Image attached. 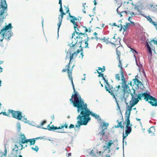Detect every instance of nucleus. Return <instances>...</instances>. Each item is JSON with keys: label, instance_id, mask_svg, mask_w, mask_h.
Returning <instances> with one entry per match:
<instances>
[{"label": "nucleus", "instance_id": "obj_21", "mask_svg": "<svg viewBox=\"0 0 157 157\" xmlns=\"http://www.w3.org/2000/svg\"><path fill=\"white\" fill-rule=\"evenodd\" d=\"M101 129V132H100L98 133L101 136H105V133L106 132L107 129L105 128H100Z\"/></svg>", "mask_w": 157, "mask_h": 157}, {"label": "nucleus", "instance_id": "obj_27", "mask_svg": "<svg viewBox=\"0 0 157 157\" xmlns=\"http://www.w3.org/2000/svg\"><path fill=\"white\" fill-rule=\"evenodd\" d=\"M147 44L148 48V52L149 53V55H152V48L150 47L148 43H147Z\"/></svg>", "mask_w": 157, "mask_h": 157}, {"label": "nucleus", "instance_id": "obj_44", "mask_svg": "<svg viewBox=\"0 0 157 157\" xmlns=\"http://www.w3.org/2000/svg\"><path fill=\"white\" fill-rule=\"evenodd\" d=\"M139 79H138L137 78H134L132 79V81H133V86H134L135 85H136V83H137L138 81H139Z\"/></svg>", "mask_w": 157, "mask_h": 157}, {"label": "nucleus", "instance_id": "obj_6", "mask_svg": "<svg viewBox=\"0 0 157 157\" xmlns=\"http://www.w3.org/2000/svg\"><path fill=\"white\" fill-rule=\"evenodd\" d=\"M8 8H1L0 9V25L3 22L4 19L8 16Z\"/></svg>", "mask_w": 157, "mask_h": 157}, {"label": "nucleus", "instance_id": "obj_40", "mask_svg": "<svg viewBox=\"0 0 157 157\" xmlns=\"http://www.w3.org/2000/svg\"><path fill=\"white\" fill-rule=\"evenodd\" d=\"M126 94H130L131 96V98L133 97V94H132L131 90L130 89H128L126 90Z\"/></svg>", "mask_w": 157, "mask_h": 157}, {"label": "nucleus", "instance_id": "obj_30", "mask_svg": "<svg viewBox=\"0 0 157 157\" xmlns=\"http://www.w3.org/2000/svg\"><path fill=\"white\" fill-rule=\"evenodd\" d=\"M137 24L140 26L139 29L140 32L142 33H145V30L144 29L143 27L142 26H141L140 24L138 23Z\"/></svg>", "mask_w": 157, "mask_h": 157}, {"label": "nucleus", "instance_id": "obj_48", "mask_svg": "<svg viewBox=\"0 0 157 157\" xmlns=\"http://www.w3.org/2000/svg\"><path fill=\"white\" fill-rule=\"evenodd\" d=\"M136 85H139L140 87L141 86H144V84L141 81H140L139 80L138 81L137 83H136Z\"/></svg>", "mask_w": 157, "mask_h": 157}, {"label": "nucleus", "instance_id": "obj_29", "mask_svg": "<svg viewBox=\"0 0 157 157\" xmlns=\"http://www.w3.org/2000/svg\"><path fill=\"white\" fill-rule=\"evenodd\" d=\"M8 33H9L10 36H8L7 38L5 37V39L6 40H10V37L11 36H13V33L12 31H8Z\"/></svg>", "mask_w": 157, "mask_h": 157}, {"label": "nucleus", "instance_id": "obj_58", "mask_svg": "<svg viewBox=\"0 0 157 157\" xmlns=\"http://www.w3.org/2000/svg\"><path fill=\"white\" fill-rule=\"evenodd\" d=\"M130 51L133 53H136V54H138V52L136 50H134L132 48L130 47Z\"/></svg>", "mask_w": 157, "mask_h": 157}, {"label": "nucleus", "instance_id": "obj_33", "mask_svg": "<svg viewBox=\"0 0 157 157\" xmlns=\"http://www.w3.org/2000/svg\"><path fill=\"white\" fill-rule=\"evenodd\" d=\"M72 45L71 46V48H72L73 49H74L75 47H77V45H76V43L73 44V41L72 40V42L71 43Z\"/></svg>", "mask_w": 157, "mask_h": 157}, {"label": "nucleus", "instance_id": "obj_10", "mask_svg": "<svg viewBox=\"0 0 157 157\" xmlns=\"http://www.w3.org/2000/svg\"><path fill=\"white\" fill-rule=\"evenodd\" d=\"M105 89L107 92H108L111 95L113 96V98H116L117 95L114 94L113 91L112 90L113 89V87L112 86L110 85L109 87H107L105 85Z\"/></svg>", "mask_w": 157, "mask_h": 157}, {"label": "nucleus", "instance_id": "obj_16", "mask_svg": "<svg viewBox=\"0 0 157 157\" xmlns=\"http://www.w3.org/2000/svg\"><path fill=\"white\" fill-rule=\"evenodd\" d=\"M115 142V140L112 141V140H109L107 143V145L103 146V147H106L108 148V149H109L112 145Z\"/></svg>", "mask_w": 157, "mask_h": 157}, {"label": "nucleus", "instance_id": "obj_1", "mask_svg": "<svg viewBox=\"0 0 157 157\" xmlns=\"http://www.w3.org/2000/svg\"><path fill=\"white\" fill-rule=\"evenodd\" d=\"M76 108L77 109V113H79L76 117L77 121L76 124L75 125V128L78 129L80 128L81 126L86 125L90 121L91 118L90 115L97 120L100 121H102L99 115L90 110L88 108L87 103H85L84 101Z\"/></svg>", "mask_w": 157, "mask_h": 157}, {"label": "nucleus", "instance_id": "obj_43", "mask_svg": "<svg viewBox=\"0 0 157 157\" xmlns=\"http://www.w3.org/2000/svg\"><path fill=\"white\" fill-rule=\"evenodd\" d=\"M123 89H124V90H126L128 89H130L129 86V85L127 84H126V85H124L123 87H121Z\"/></svg>", "mask_w": 157, "mask_h": 157}, {"label": "nucleus", "instance_id": "obj_35", "mask_svg": "<svg viewBox=\"0 0 157 157\" xmlns=\"http://www.w3.org/2000/svg\"><path fill=\"white\" fill-rule=\"evenodd\" d=\"M6 32L3 31V32H2L1 36L3 39H4V37L7 36V33H6Z\"/></svg>", "mask_w": 157, "mask_h": 157}, {"label": "nucleus", "instance_id": "obj_25", "mask_svg": "<svg viewBox=\"0 0 157 157\" xmlns=\"http://www.w3.org/2000/svg\"><path fill=\"white\" fill-rule=\"evenodd\" d=\"M26 144V143L23 142L21 143V142H19V145H18V146H19V149L21 151L23 149L25 148L23 144Z\"/></svg>", "mask_w": 157, "mask_h": 157}, {"label": "nucleus", "instance_id": "obj_64", "mask_svg": "<svg viewBox=\"0 0 157 157\" xmlns=\"http://www.w3.org/2000/svg\"><path fill=\"white\" fill-rule=\"evenodd\" d=\"M116 53L117 56L118 55L121 56V52L117 50V48L116 49Z\"/></svg>", "mask_w": 157, "mask_h": 157}, {"label": "nucleus", "instance_id": "obj_53", "mask_svg": "<svg viewBox=\"0 0 157 157\" xmlns=\"http://www.w3.org/2000/svg\"><path fill=\"white\" fill-rule=\"evenodd\" d=\"M68 76L69 78V79L70 81L73 80V78L72 76V74H68Z\"/></svg>", "mask_w": 157, "mask_h": 157}, {"label": "nucleus", "instance_id": "obj_4", "mask_svg": "<svg viewBox=\"0 0 157 157\" xmlns=\"http://www.w3.org/2000/svg\"><path fill=\"white\" fill-rule=\"evenodd\" d=\"M8 112L9 113L11 114L12 117L13 118L24 122V121H24L23 120H22L23 118H24V117H25V115H22L23 113L21 111H16L10 109H8Z\"/></svg>", "mask_w": 157, "mask_h": 157}, {"label": "nucleus", "instance_id": "obj_36", "mask_svg": "<svg viewBox=\"0 0 157 157\" xmlns=\"http://www.w3.org/2000/svg\"><path fill=\"white\" fill-rule=\"evenodd\" d=\"M29 121H24V122L25 123L28 124L29 125H31V126H34V125L33 124H35V122H34L33 121H32L30 123L29 122Z\"/></svg>", "mask_w": 157, "mask_h": 157}, {"label": "nucleus", "instance_id": "obj_39", "mask_svg": "<svg viewBox=\"0 0 157 157\" xmlns=\"http://www.w3.org/2000/svg\"><path fill=\"white\" fill-rule=\"evenodd\" d=\"M13 143H15V144H19V142L21 140H19V138H17V139H13Z\"/></svg>", "mask_w": 157, "mask_h": 157}, {"label": "nucleus", "instance_id": "obj_9", "mask_svg": "<svg viewBox=\"0 0 157 157\" xmlns=\"http://www.w3.org/2000/svg\"><path fill=\"white\" fill-rule=\"evenodd\" d=\"M70 21L71 23H72L74 26L78 27V25L76 24V22H75L76 21H78V22H79L81 24L80 20H79V18L80 19L82 18V17H80V16H78L77 17H76L75 16L73 15H70Z\"/></svg>", "mask_w": 157, "mask_h": 157}, {"label": "nucleus", "instance_id": "obj_62", "mask_svg": "<svg viewBox=\"0 0 157 157\" xmlns=\"http://www.w3.org/2000/svg\"><path fill=\"white\" fill-rule=\"evenodd\" d=\"M132 90L133 91V93H132V94H133V96H135L136 95V94H137L136 93V89H134L133 88V87H132Z\"/></svg>", "mask_w": 157, "mask_h": 157}, {"label": "nucleus", "instance_id": "obj_60", "mask_svg": "<svg viewBox=\"0 0 157 157\" xmlns=\"http://www.w3.org/2000/svg\"><path fill=\"white\" fill-rule=\"evenodd\" d=\"M73 70L71 69H67V72L68 74H72V72Z\"/></svg>", "mask_w": 157, "mask_h": 157}, {"label": "nucleus", "instance_id": "obj_34", "mask_svg": "<svg viewBox=\"0 0 157 157\" xmlns=\"http://www.w3.org/2000/svg\"><path fill=\"white\" fill-rule=\"evenodd\" d=\"M31 149L33 150L36 151V152H37L39 150V148L36 145L35 146V148H34L33 147H31Z\"/></svg>", "mask_w": 157, "mask_h": 157}, {"label": "nucleus", "instance_id": "obj_28", "mask_svg": "<svg viewBox=\"0 0 157 157\" xmlns=\"http://www.w3.org/2000/svg\"><path fill=\"white\" fill-rule=\"evenodd\" d=\"M16 127L18 132H20L21 129V125L19 121L17 123Z\"/></svg>", "mask_w": 157, "mask_h": 157}, {"label": "nucleus", "instance_id": "obj_3", "mask_svg": "<svg viewBox=\"0 0 157 157\" xmlns=\"http://www.w3.org/2000/svg\"><path fill=\"white\" fill-rule=\"evenodd\" d=\"M141 93L146 101H148L152 106H157V98L151 95L149 91L147 90L145 92Z\"/></svg>", "mask_w": 157, "mask_h": 157}, {"label": "nucleus", "instance_id": "obj_54", "mask_svg": "<svg viewBox=\"0 0 157 157\" xmlns=\"http://www.w3.org/2000/svg\"><path fill=\"white\" fill-rule=\"evenodd\" d=\"M62 131H56V132H59V133H72V132H65L64 131V129H63L62 130H61Z\"/></svg>", "mask_w": 157, "mask_h": 157}, {"label": "nucleus", "instance_id": "obj_41", "mask_svg": "<svg viewBox=\"0 0 157 157\" xmlns=\"http://www.w3.org/2000/svg\"><path fill=\"white\" fill-rule=\"evenodd\" d=\"M130 123V119H127L125 120L124 122H123V124H125L126 125H127Z\"/></svg>", "mask_w": 157, "mask_h": 157}, {"label": "nucleus", "instance_id": "obj_20", "mask_svg": "<svg viewBox=\"0 0 157 157\" xmlns=\"http://www.w3.org/2000/svg\"><path fill=\"white\" fill-rule=\"evenodd\" d=\"M132 131V127L128 125H125V132L130 134Z\"/></svg>", "mask_w": 157, "mask_h": 157}, {"label": "nucleus", "instance_id": "obj_55", "mask_svg": "<svg viewBox=\"0 0 157 157\" xmlns=\"http://www.w3.org/2000/svg\"><path fill=\"white\" fill-rule=\"evenodd\" d=\"M117 4H121L122 5V0H116Z\"/></svg>", "mask_w": 157, "mask_h": 157}, {"label": "nucleus", "instance_id": "obj_32", "mask_svg": "<svg viewBox=\"0 0 157 157\" xmlns=\"http://www.w3.org/2000/svg\"><path fill=\"white\" fill-rule=\"evenodd\" d=\"M146 18L147 21H148L150 23L152 24L154 21H153L152 18L150 17V16H148Z\"/></svg>", "mask_w": 157, "mask_h": 157}, {"label": "nucleus", "instance_id": "obj_7", "mask_svg": "<svg viewBox=\"0 0 157 157\" xmlns=\"http://www.w3.org/2000/svg\"><path fill=\"white\" fill-rule=\"evenodd\" d=\"M18 154H21V151H20L18 145L15 144L12 149L11 153L7 157H10V156L14 157V155L15 156L17 155Z\"/></svg>", "mask_w": 157, "mask_h": 157}, {"label": "nucleus", "instance_id": "obj_63", "mask_svg": "<svg viewBox=\"0 0 157 157\" xmlns=\"http://www.w3.org/2000/svg\"><path fill=\"white\" fill-rule=\"evenodd\" d=\"M132 90L133 91V93H132V94H133V96H135L136 95V94H137L136 93V89H134L133 88V87H132Z\"/></svg>", "mask_w": 157, "mask_h": 157}, {"label": "nucleus", "instance_id": "obj_59", "mask_svg": "<svg viewBox=\"0 0 157 157\" xmlns=\"http://www.w3.org/2000/svg\"><path fill=\"white\" fill-rule=\"evenodd\" d=\"M121 61H119V63L118 65V67H120V70L121 71V70H122V65L121 63Z\"/></svg>", "mask_w": 157, "mask_h": 157}, {"label": "nucleus", "instance_id": "obj_13", "mask_svg": "<svg viewBox=\"0 0 157 157\" xmlns=\"http://www.w3.org/2000/svg\"><path fill=\"white\" fill-rule=\"evenodd\" d=\"M46 130H48L49 131H54L56 132V130H57V127L56 126H54L53 124H52L50 126V124H48L46 128H45Z\"/></svg>", "mask_w": 157, "mask_h": 157}, {"label": "nucleus", "instance_id": "obj_19", "mask_svg": "<svg viewBox=\"0 0 157 157\" xmlns=\"http://www.w3.org/2000/svg\"><path fill=\"white\" fill-rule=\"evenodd\" d=\"M8 146L7 144H4L5 149L4 152H3L1 151H0V156L1 155H4V157H6L7 155V150L6 148V146Z\"/></svg>", "mask_w": 157, "mask_h": 157}, {"label": "nucleus", "instance_id": "obj_37", "mask_svg": "<svg viewBox=\"0 0 157 157\" xmlns=\"http://www.w3.org/2000/svg\"><path fill=\"white\" fill-rule=\"evenodd\" d=\"M113 98L115 99V101L116 103L117 104V110H121L120 107V106H119V105L118 103V101H117L116 98Z\"/></svg>", "mask_w": 157, "mask_h": 157}, {"label": "nucleus", "instance_id": "obj_56", "mask_svg": "<svg viewBox=\"0 0 157 157\" xmlns=\"http://www.w3.org/2000/svg\"><path fill=\"white\" fill-rule=\"evenodd\" d=\"M34 126L35 127H36L37 128H41V129H45V128H44L43 126H39L38 125H34Z\"/></svg>", "mask_w": 157, "mask_h": 157}, {"label": "nucleus", "instance_id": "obj_61", "mask_svg": "<svg viewBox=\"0 0 157 157\" xmlns=\"http://www.w3.org/2000/svg\"><path fill=\"white\" fill-rule=\"evenodd\" d=\"M76 27L74 26V32L72 33V35L73 36H75V34H76Z\"/></svg>", "mask_w": 157, "mask_h": 157}, {"label": "nucleus", "instance_id": "obj_17", "mask_svg": "<svg viewBox=\"0 0 157 157\" xmlns=\"http://www.w3.org/2000/svg\"><path fill=\"white\" fill-rule=\"evenodd\" d=\"M129 134L125 132V133H124V130L122 132V149L123 151L124 152V139L128 136V135Z\"/></svg>", "mask_w": 157, "mask_h": 157}, {"label": "nucleus", "instance_id": "obj_18", "mask_svg": "<svg viewBox=\"0 0 157 157\" xmlns=\"http://www.w3.org/2000/svg\"><path fill=\"white\" fill-rule=\"evenodd\" d=\"M109 125V123L108 122H106L105 121H103L102 122H101V124L100 126V128H105L107 129V128Z\"/></svg>", "mask_w": 157, "mask_h": 157}, {"label": "nucleus", "instance_id": "obj_14", "mask_svg": "<svg viewBox=\"0 0 157 157\" xmlns=\"http://www.w3.org/2000/svg\"><path fill=\"white\" fill-rule=\"evenodd\" d=\"M19 136L18 138L19 140H21L20 141V142L26 143V142L28 140V139L24 134H22V133H21L19 135Z\"/></svg>", "mask_w": 157, "mask_h": 157}, {"label": "nucleus", "instance_id": "obj_50", "mask_svg": "<svg viewBox=\"0 0 157 157\" xmlns=\"http://www.w3.org/2000/svg\"><path fill=\"white\" fill-rule=\"evenodd\" d=\"M66 12L68 14V17H69V18H70V15H71L69 9L68 8V6H67V7L66 8Z\"/></svg>", "mask_w": 157, "mask_h": 157}, {"label": "nucleus", "instance_id": "obj_12", "mask_svg": "<svg viewBox=\"0 0 157 157\" xmlns=\"http://www.w3.org/2000/svg\"><path fill=\"white\" fill-rule=\"evenodd\" d=\"M130 104V105H127L126 109L125 111V114H127V113L130 114L131 111H132V108L135 105L132 102V101H130L129 102Z\"/></svg>", "mask_w": 157, "mask_h": 157}, {"label": "nucleus", "instance_id": "obj_49", "mask_svg": "<svg viewBox=\"0 0 157 157\" xmlns=\"http://www.w3.org/2000/svg\"><path fill=\"white\" fill-rule=\"evenodd\" d=\"M130 114L127 113V114H125V120L130 119Z\"/></svg>", "mask_w": 157, "mask_h": 157}, {"label": "nucleus", "instance_id": "obj_2", "mask_svg": "<svg viewBox=\"0 0 157 157\" xmlns=\"http://www.w3.org/2000/svg\"><path fill=\"white\" fill-rule=\"evenodd\" d=\"M71 81L74 94H72L71 98L69 99L70 104H72L74 107L76 108L84 101V99H82L80 95L76 91L73 80Z\"/></svg>", "mask_w": 157, "mask_h": 157}, {"label": "nucleus", "instance_id": "obj_31", "mask_svg": "<svg viewBox=\"0 0 157 157\" xmlns=\"http://www.w3.org/2000/svg\"><path fill=\"white\" fill-rule=\"evenodd\" d=\"M96 70L97 71V73L99 74L98 76V77H101L102 78H103V77H104V74L102 73V72H99L98 69H96Z\"/></svg>", "mask_w": 157, "mask_h": 157}, {"label": "nucleus", "instance_id": "obj_8", "mask_svg": "<svg viewBox=\"0 0 157 157\" xmlns=\"http://www.w3.org/2000/svg\"><path fill=\"white\" fill-rule=\"evenodd\" d=\"M143 95L141 93L140 94H136L135 96H133V98H132V102L134 105H136L139 102V100H142V99Z\"/></svg>", "mask_w": 157, "mask_h": 157}, {"label": "nucleus", "instance_id": "obj_38", "mask_svg": "<svg viewBox=\"0 0 157 157\" xmlns=\"http://www.w3.org/2000/svg\"><path fill=\"white\" fill-rule=\"evenodd\" d=\"M120 84H121V87H123L124 85L126 84H127L128 83L127 82V81L125 80H123L122 81L121 83Z\"/></svg>", "mask_w": 157, "mask_h": 157}, {"label": "nucleus", "instance_id": "obj_46", "mask_svg": "<svg viewBox=\"0 0 157 157\" xmlns=\"http://www.w3.org/2000/svg\"><path fill=\"white\" fill-rule=\"evenodd\" d=\"M47 122V121L45 120H44L42 121L40 123V125L41 126H42L44 124H46Z\"/></svg>", "mask_w": 157, "mask_h": 157}, {"label": "nucleus", "instance_id": "obj_57", "mask_svg": "<svg viewBox=\"0 0 157 157\" xmlns=\"http://www.w3.org/2000/svg\"><path fill=\"white\" fill-rule=\"evenodd\" d=\"M153 42L154 43V44H157V39L155 40L154 39H152L151 41H149V42Z\"/></svg>", "mask_w": 157, "mask_h": 157}, {"label": "nucleus", "instance_id": "obj_11", "mask_svg": "<svg viewBox=\"0 0 157 157\" xmlns=\"http://www.w3.org/2000/svg\"><path fill=\"white\" fill-rule=\"evenodd\" d=\"M13 28V27L12 26L11 23H9L7 25L6 23V22L5 26L2 29V31H4L6 32L7 31H11V30Z\"/></svg>", "mask_w": 157, "mask_h": 157}, {"label": "nucleus", "instance_id": "obj_23", "mask_svg": "<svg viewBox=\"0 0 157 157\" xmlns=\"http://www.w3.org/2000/svg\"><path fill=\"white\" fill-rule=\"evenodd\" d=\"M36 142L33 139V138L29 139H28L26 142V144L30 143L29 145H34L35 143Z\"/></svg>", "mask_w": 157, "mask_h": 157}, {"label": "nucleus", "instance_id": "obj_5", "mask_svg": "<svg viewBox=\"0 0 157 157\" xmlns=\"http://www.w3.org/2000/svg\"><path fill=\"white\" fill-rule=\"evenodd\" d=\"M59 4L60 5V8L59 12L60 13V14L59 15L58 17L59 22L57 24L58 26V31L59 30L62 24L63 19V16L66 15V13L63 12V8L62 6V2L59 3Z\"/></svg>", "mask_w": 157, "mask_h": 157}, {"label": "nucleus", "instance_id": "obj_42", "mask_svg": "<svg viewBox=\"0 0 157 157\" xmlns=\"http://www.w3.org/2000/svg\"><path fill=\"white\" fill-rule=\"evenodd\" d=\"M68 128L70 129H71L72 128H74L75 131L76 130V129L75 128V125H74V124H70L68 127Z\"/></svg>", "mask_w": 157, "mask_h": 157}, {"label": "nucleus", "instance_id": "obj_24", "mask_svg": "<svg viewBox=\"0 0 157 157\" xmlns=\"http://www.w3.org/2000/svg\"><path fill=\"white\" fill-rule=\"evenodd\" d=\"M121 91L123 92V93L121 95L120 98L121 101H122L123 99L124 98V97L125 94H126V90L123 88L121 90Z\"/></svg>", "mask_w": 157, "mask_h": 157}, {"label": "nucleus", "instance_id": "obj_22", "mask_svg": "<svg viewBox=\"0 0 157 157\" xmlns=\"http://www.w3.org/2000/svg\"><path fill=\"white\" fill-rule=\"evenodd\" d=\"M78 54L77 51L74 52L73 53L70 52V56L69 58L73 59H74V56H75V58L77 56Z\"/></svg>", "mask_w": 157, "mask_h": 157}, {"label": "nucleus", "instance_id": "obj_52", "mask_svg": "<svg viewBox=\"0 0 157 157\" xmlns=\"http://www.w3.org/2000/svg\"><path fill=\"white\" fill-rule=\"evenodd\" d=\"M115 79L117 81L120 80V77L119 76V74H117L115 76Z\"/></svg>", "mask_w": 157, "mask_h": 157}, {"label": "nucleus", "instance_id": "obj_45", "mask_svg": "<svg viewBox=\"0 0 157 157\" xmlns=\"http://www.w3.org/2000/svg\"><path fill=\"white\" fill-rule=\"evenodd\" d=\"M130 26V24L129 22H126L125 23V25H123V27L127 28L128 29H129V27Z\"/></svg>", "mask_w": 157, "mask_h": 157}, {"label": "nucleus", "instance_id": "obj_51", "mask_svg": "<svg viewBox=\"0 0 157 157\" xmlns=\"http://www.w3.org/2000/svg\"><path fill=\"white\" fill-rule=\"evenodd\" d=\"M84 48V47L81 48L80 49H78L76 51L79 54L80 52H83V48Z\"/></svg>", "mask_w": 157, "mask_h": 157}, {"label": "nucleus", "instance_id": "obj_15", "mask_svg": "<svg viewBox=\"0 0 157 157\" xmlns=\"http://www.w3.org/2000/svg\"><path fill=\"white\" fill-rule=\"evenodd\" d=\"M0 9L1 8H8V4L6 0H0Z\"/></svg>", "mask_w": 157, "mask_h": 157}, {"label": "nucleus", "instance_id": "obj_26", "mask_svg": "<svg viewBox=\"0 0 157 157\" xmlns=\"http://www.w3.org/2000/svg\"><path fill=\"white\" fill-rule=\"evenodd\" d=\"M121 73V79H120V80H121L122 81L123 80H126V78L125 77L124 72L122 70H121V71L120 72Z\"/></svg>", "mask_w": 157, "mask_h": 157}, {"label": "nucleus", "instance_id": "obj_47", "mask_svg": "<svg viewBox=\"0 0 157 157\" xmlns=\"http://www.w3.org/2000/svg\"><path fill=\"white\" fill-rule=\"evenodd\" d=\"M116 87L117 88L116 89H115V88H114L115 91L116 92H117L119 90L121 89V86L119 85L118 86H116Z\"/></svg>", "mask_w": 157, "mask_h": 157}]
</instances>
